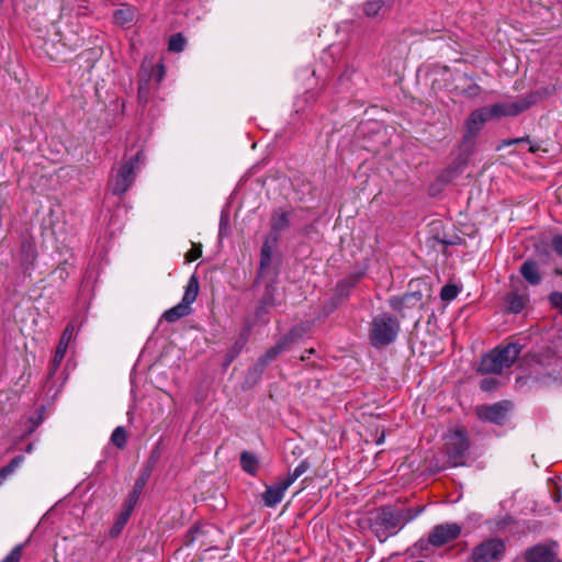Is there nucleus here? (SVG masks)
I'll return each mask as SVG.
<instances>
[{
    "label": "nucleus",
    "mask_w": 562,
    "mask_h": 562,
    "mask_svg": "<svg viewBox=\"0 0 562 562\" xmlns=\"http://www.w3.org/2000/svg\"><path fill=\"white\" fill-rule=\"evenodd\" d=\"M520 351L518 344L498 347L482 358L479 370L482 373H501L516 361Z\"/></svg>",
    "instance_id": "nucleus-1"
},
{
    "label": "nucleus",
    "mask_w": 562,
    "mask_h": 562,
    "mask_svg": "<svg viewBox=\"0 0 562 562\" xmlns=\"http://www.w3.org/2000/svg\"><path fill=\"white\" fill-rule=\"evenodd\" d=\"M400 331L398 321L387 313L373 317L370 324V341L376 347H384L392 344Z\"/></svg>",
    "instance_id": "nucleus-2"
},
{
    "label": "nucleus",
    "mask_w": 562,
    "mask_h": 562,
    "mask_svg": "<svg viewBox=\"0 0 562 562\" xmlns=\"http://www.w3.org/2000/svg\"><path fill=\"white\" fill-rule=\"evenodd\" d=\"M143 159V153L138 151L130 160L125 161L115 170L110 180V190L113 194L121 195L125 193L133 184L136 177V169Z\"/></svg>",
    "instance_id": "nucleus-3"
},
{
    "label": "nucleus",
    "mask_w": 562,
    "mask_h": 562,
    "mask_svg": "<svg viewBox=\"0 0 562 562\" xmlns=\"http://www.w3.org/2000/svg\"><path fill=\"white\" fill-rule=\"evenodd\" d=\"M409 286L412 289L411 292L403 294L402 296H392L389 300L390 306L403 314L406 315L407 311L411 310H422L426 303L424 299V290L427 291V285L422 281L417 280L415 282H411Z\"/></svg>",
    "instance_id": "nucleus-4"
},
{
    "label": "nucleus",
    "mask_w": 562,
    "mask_h": 562,
    "mask_svg": "<svg viewBox=\"0 0 562 562\" xmlns=\"http://www.w3.org/2000/svg\"><path fill=\"white\" fill-rule=\"evenodd\" d=\"M199 279L195 274H192L186 285L184 294L182 300L176 306L167 310L162 314V318L169 323H175L178 319L189 315L191 313V304L196 300L199 294Z\"/></svg>",
    "instance_id": "nucleus-5"
},
{
    "label": "nucleus",
    "mask_w": 562,
    "mask_h": 562,
    "mask_svg": "<svg viewBox=\"0 0 562 562\" xmlns=\"http://www.w3.org/2000/svg\"><path fill=\"white\" fill-rule=\"evenodd\" d=\"M506 551L505 542L499 538H490L472 549L469 562H501Z\"/></svg>",
    "instance_id": "nucleus-6"
},
{
    "label": "nucleus",
    "mask_w": 562,
    "mask_h": 562,
    "mask_svg": "<svg viewBox=\"0 0 562 562\" xmlns=\"http://www.w3.org/2000/svg\"><path fill=\"white\" fill-rule=\"evenodd\" d=\"M469 449L467 434L462 429L450 430L446 436V452L451 467L464 464V454Z\"/></svg>",
    "instance_id": "nucleus-7"
},
{
    "label": "nucleus",
    "mask_w": 562,
    "mask_h": 562,
    "mask_svg": "<svg viewBox=\"0 0 562 562\" xmlns=\"http://www.w3.org/2000/svg\"><path fill=\"white\" fill-rule=\"evenodd\" d=\"M461 531L462 527L457 522L436 525L428 535V542L432 547H442L459 538Z\"/></svg>",
    "instance_id": "nucleus-8"
},
{
    "label": "nucleus",
    "mask_w": 562,
    "mask_h": 562,
    "mask_svg": "<svg viewBox=\"0 0 562 562\" xmlns=\"http://www.w3.org/2000/svg\"><path fill=\"white\" fill-rule=\"evenodd\" d=\"M533 103V95L519 98L518 100L515 101L496 103L492 105V114H494L495 117L516 116L521 112L526 111L527 109H529Z\"/></svg>",
    "instance_id": "nucleus-9"
},
{
    "label": "nucleus",
    "mask_w": 562,
    "mask_h": 562,
    "mask_svg": "<svg viewBox=\"0 0 562 562\" xmlns=\"http://www.w3.org/2000/svg\"><path fill=\"white\" fill-rule=\"evenodd\" d=\"M510 409L512 403L509 401H501L492 405L477 407V416L483 422L501 425L505 422Z\"/></svg>",
    "instance_id": "nucleus-10"
},
{
    "label": "nucleus",
    "mask_w": 562,
    "mask_h": 562,
    "mask_svg": "<svg viewBox=\"0 0 562 562\" xmlns=\"http://www.w3.org/2000/svg\"><path fill=\"white\" fill-rule=\"evenodd\" d=\"M75 338V326L72 324H69L63 331L61 337L59 339V342L57 345L55 355L53 357V360L49 366L48 370V379H53L56 374V371L58 370L60 363L63 362L67 349L71 341Z\"/></svg>",
    "instance_id": "nucleus-11"
},
{
    "label": "nucleus",
    "mask_w": 562,
    "mask_h": 562,
    "mask_svg": "<svg viewBox=\"0 0 562 562\" xmlns=\"http://www.w3.org/2000/svg\"><path fill=\"white\" fill-rule=\"evenodd\" d=\"M493 117H495V115L492 114V106L480 108L473 111L465 122L467 137L475 136L481 131L485 122Z\"/></svg>",
    "instance_id": "nucleus-12"
},
{
    "label": "nucleus",
    "mask_w": 562,
    "mask_h": 562,
    "mask_svg": "<svg viewBox=\"0 0 562 562\" xmlns=\"http://www.w3.org/2000/svg\"><path fill=\"white\" fill-rule=\"evenodd\" d=\"M290 485L282 479L273 485H267L261 499L267 507H276L284 497Z\"/></svg>",
    "instance_id": "nucleus-13"
},
{
    "label": "nucleus",
    "mask_w": 562,
    "mask_h": 562,
    "mask_svg": "<svg viewBox=\"0 0 562 562\" xmlns=\"http://www.w3.org/2000/svg\"><path fill=\"white\" fill-rule=\"evenodd\" d=\"M400 517L401 515L397 514V510L383 508L378 516L376 524L383 526L390 535H394L398 529L403 528Z\"/></svg>",
    "instance_id": "nucleus-14"
},
{
    "label": "nucleus",
    "mask_w": 562,
    "mask_h": 562,
    "mask_svg": "<svg viewBox=\"0 0 562 562\" xmlns=\"http://www.w3.org/2000/svg\"><path fill=\"white\" fill-rule=\"evenodd\" d=\"M393 2L394 0H367L362 4L363 15L370 19L382 16Z\"/></svg>",
    "instance_id": "nucleus-15"
},
{
    "label": "nucleus",
    "mask_w": 562,
    "mask_h": 562,
    "mask_svg": "<svg viewBox=\"0 0 562 562\" xmlns=\"http://www.w3.org/2000/svg\"><path fill=\"white\" fill-rule=\"evenodd\" d=\"M520 274L522 278L530 284V285H538L540 284L542 277L539 270V266L536 261L532 260H526L520 266Z\"/></svg>",
    "instance_id": "nucleus-16"
},
{
    "label": "nucleus",
    "mask_w": 562,
    "mask_h": 562,
    "mask_svg": "<svg viewBox=\"0 0 562 562\" xmlns=\"http://www.w3.org/2000/svg\"><path fill=\"white\" fill-rule=\"evenodd\" d=\"M137 9L132 5H122L113 13V21L120 26H126L131 24L137 16Z\"/></svg>",
    "instance_id": "nucleus-17"
},
{
    "label": "nucleus",
    "mask_w": 562,
    "mask_h": 562,
    "mask_svg": "<svg viewBox=\"0 0 562 562\" xmlns=\"http://www.w3.org/2000/svg\"><path fill=\"white\" fill-rule=\"evenodd\" d=\"M290 225L289 214L284 211H276L271 216V234L273 243L277 241L278 235L286 229Z\"/></svg>",
    "instance_id": "nucleus-18"
},
{
    "label": "nucleus",
    "mask_w": 562,
    "mask_h": 562,
    "mask_svg": "<svg viewBox=\"0 0 562 562\" xmlns=\"http://www.w3.org/2000/svg\"><path fill=\"white\" fill-rule=\"evenodd\" d=\"M554 554L546 546H537L526 553L527 562H553Z\"/></svg>",
    "instance_id": "nucleus-19"
},
{
    "label": "nucleus",
    "mask_w": 562,
    "mask_h": 562,
    "mask_svg": "<svg viewBox=\"0 0 562 562\" xmlns=\"http://www.w3.org/2000/svg\"><path fill=\"white\" fill-rule=\"evenodd\" d=\"M291 342V339L289 337H283L280 339L276 346L270 348L261 358L260 362L262 366L268 364L269 362L273 361Z\"/></svg>",
    "instance_id": "nucleus-20"
},
{
    "label": "nucleus",
    "mask_w": 562,
    "mask_h": 562,
    "mask_svg": "<svg viewBox=\"0 0 562 562\" xmlns=\"http://www.w3.org/2000/svg\"><path fill=\"white\" fill-rule=\"evenodd\" d=\"M258 465H259V461L254 453H251L249 451L241 452L240 467L246 473H248L252 476L256 475L257 471H258Z\"/></svg>",
    "instance_id": "nucleus-21"
},
{
    "label": "nucleus",
    "mask_w": 562,
    "mask_h": 562,
    "mask_svg": "<svg viewBox=\"0 0 562 562\" xmlns=\"http://www.w3.org/2000/svg\"><path fill=\"white\" fill-rule=\"evenodd\" d=\"M146 481H147V474H143L142 476H139L137 479V481L134 484L133 491L130 494L128 499L126 501L125 505L132 506V508L135 507V505H136V503L138 501V497H139V495L142 494V492L144 490Z\"/></svg>",
    "instance_id": "nucleus-22"
},
{
    "label": "nucleus",
    "mask_w": 562,
    "mask_h": 562,
    "mask_svg": "<svg viewBox=\"0 0 562 562\" xmlns=\"http://www.w3.org/2000/svg\"><path fill=\"white\" fill-rule=\"evenodd\" d=\"M506 301L508 311L516 314L520 313L526 304L525 299L516 293H510Z\"/></svg>",
    "instance_id": "nucleus-23"
},
{
    "label": "nucleus",
    "mask_w": 562,
    "mask_h": 562,
    "mask_svg": "<svg viewBox=\"0 0 562 562\" xmlns=\"http://www.w3.org/2000/svg\"><path fill=\"white\" fill-rule=\"evenodd\" d=\"M307 469L308 462L306 460H303L283 480L291 486L301 475H303L307 471Z\"/></svg>",
    "instance_id": "nucleus-24"
},
{
    "label": "nucleus",
    "mask_w": 562,
    "mask_h": 562,
    "mask_svg": "<svg viewBox=\"0 0 562 562\" xmlns=\"http://www.w3.org/2000/svg\"><path fill=\"white\" fill-rule=\"evenodd\" d=\"M424 507H415V508H406L397 510V514L401 515L400 520L402 526L404 527L407 522L415 519L422 512Z\"/></svg>",
    "instance_id": "nucleus-25"
},
{
    "label": "nucleus",
    "mask_w": 562,
    "mask_h": 562,
    "mask_svg": "<svg viewBox=\"0 0 562 562\" xmlns=\"http://www.w3.org/2000/svg\"><path fill=\"white\" fill-rule=\"evenodd\" d=\"M133 509L134 508H132V506L124 505V509L121 513L119 519L116 520L113 530L111 531L112 536L119 533L121 531V529L125 526V524L127 522L128 518L131 517V514H132Z\"/></svg>",
    "instance_id": "nucleus-26"
},
{
    "label": "nucleus",
    "mask_w": 562,
    "mask_h": 562,
    "mask_svg": "<svg viewBox=\"0 0 562 562\" xmlns=\"http://www.w3.org/2000/svg\"><path fill=\"white\" fill-rule=\"evenodd\" d=\"M111 441L120 449H123L126 446L127 436L125 429L122 426H119L113 430Z\"/></svg>",
    "instance_id": "nucleus-27"
},
{
    "label": "nucleus",
    "mask_w": 562,
    "mask_h": 562,
    "mask_svg": "<svg viewBox=\"0 0 562 562\" xmlns=\"http://www.w3.org/2000/svg\"><path fill=\"white\" fill-rule=\"evenodd\" d=\"M272 257V246L269 244V240H266L261 248L260 256V271L262 272L266 268L270 266Z\"/></svg>",
    "instance_id": "nucleus-28"
},
{
    "label": "nucleus",
    "mask_w": 562,
    "mask_h": 562,
    "mask_svg": "<svg viewBox=\"0 0 562 562\" xmlns=\"http://www.w3.org/2000/svg\"><path fill=\"white\" fill-rule=\"evenodd\" d=\"M186 44V38L182 36V34L178 33L170 37L168 48L171 52L180 53L184 49Z\"/></svg>",
    "instance_id": "nucleus-29"
},
{
    "label": "nucleus",
    "mask_w": 562,
    "mask_h": 562,
    "mask_svg": "<svg viewBox=\"0 0 562 562\" xmlns=\"http://www.w3.org/2000/svg\"><path fill=\"white\" fill-rule=\"evenodd\" d=\"M24 461V457L23 456H16L14 457L8 465L3 467L0 472H1V476L2 477H8L9 475H11L20 465L21 463Z\"/></svg>",
    "instance_id": "nucleus-30"
},
{
    "label": "nucleus",
    "mask_w": 562,
    "mask_h": 562,
    "mask_svg": "<svg viewBox=\"0 0 562 562\" xmlns=\"http://www.w3.org/2000/svg\"><path fill=\"white\" fill-rule=\"evenodd\" d=\"M460 290L454 284H446L440 291V297L445 302H451L457 297Z\"/></svg>",
    "instance_id": "nucleus-31"
},
{
    "label": "nucleus",
    "mask_w": 562,
    "mask_h": 562,
    "mask_svg": "<svg viewBox=\"0 0 562 562\" xmlns=\"http://www.w3.org/2000/svg\"><path fill=\"white\" fill-rule=\"evenodd\" d=\"M23 549H24L23 544L15 546L1 562H20V560L22 558Z\"/></svg>",
    "instance_id": "nucleus-32"
},
{
    "label": "nucleus",
    "mask_w": 562,
    "mask_h": 562,
    "mask_svg": "<svg viewBox=\"0 0 562 562\" xmlns=\"http://www.w3.org/2000/svg\"><path fill=\"white\" fill-rule=\"evenodd\" d=\"M202 255V248L201 245H193L192 248L187 252L186 259L189 262H192L200 258Z\"/></svg>",
    "instance_id": "nucleus-33"
},
{
    "label": "nucleus",
    "mask_w": 562,
    "mask_h": 562,
    "mask_svg": "<svg viewBox=\"0 0 562 562\" xmlns=\"http://www.w3.org/2000/svg\"><path fill=\"white\" fill-rule=\"evenodd\" d=\"M551 247L558 256L562 257V234L552 237Z\"/></svg>",
    "instance_id": "nucleus-34"
},
{
    "label": "nucleus",
    "mask_w": 562,
    "mask_h": 562,
    "mask_svg": "<svg viewBox=\"0 0 562 562\" xmlns=\"http://www.w3.org/2000/svg\"><path fill=\"white\" fill-rule=\"evenodd\" d=\"M497 386V380L495 378H485L481 381V389L486 392L495 390Z\"/></svg>",
    "instance_id": "nucleus-35"
},
{
    "label": "nucleus",
    "mask_w": 562,
    "mask_h": 562,
    "mask_svg": "<svg viewBox=\"0 0 562 562\" xmlns=\"http://www.w3.org/2000/svg\"><path fill=\"white\" fill-rule=\"evenodd\" d=\"M481 87L477 85H472L464 90V94L469 98H475L480 94Z\"/></svg>",
    "instance_id": "nucleus-36"
},
{
    "label": "nucleus",
    "mask_w": 562,
    "mask_h": 562,
    "mask_svg": "<svg viewBox=\"0 0 562 562\" xmlns=\"http://www.w3.org/2000/svg\"><path fill=\"white\" fill-rule=\"evenodd\" d=\"M552 305L562 308V293L555 292L550 295Z\"/></svg>",
    "instance_id": "nucleus-37"
},
{
    "label": "nucleus",
    "mask_w": 562,
    "mask_h": 562,
    "mask_svg": "<svg viewBox=\"0 0 562 562\" xmlns=\"http://www.w3.org/2000/svg\"><path fill=\"white\" fill-rule=\"evenodd\" d=\"M22 250L27 254V257L31 258V260H33L35 258V251H34V248L32 245L23 244Z\"/></svg>",
    "instance_id": "nucleus-38"
},
{
    "label": "nucleus",
    "mask_w": 562,
    "mask_h": 562,
    "mask_svg": "<svg viewBox=\"0 0 562 562\" xmlns=\"http://www.w3.org/2000/svg\"><path fill=\"white\" fill-rule=\"evenodd\" d=\"M138 97L140 100H143L145 97H144V90L143 88L140 87L139 90H138Z\"/></svg>",
    "instance_id": "nucleus-39"
},
{
    "label": "nucleus",
    "mask_w": 562,
    "mask_h": 562,
    "mask_svg": "<svg viewBox=\"0 0 562 562\" xmlns=\"http://www.w3.org/2000/svg\"><path fill=\"white\" fill-rule=\"evenodd\" d=\"M32 449H33L32 445H29V447H27L26 451H27V452H31V451H32Z\"/></svg>",
    "instance_id": "nucleus-40"
},
{
    "label": "nucleus",
    "mask_w": 562,
    "mask_h": 562,
    "mask_svg": "<svg viewBox=\"0 0 562 562\" xmlns=\"http://www.w3.org/2000/svg\"><path fill=\"white\" fill-rule=\"evenodd\" d=\"M161 75L164 74V66L160 65Z\"/></svg>",
    "instance_id": "nucleus-41"
}]
</instances>
